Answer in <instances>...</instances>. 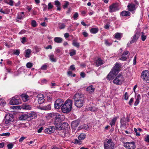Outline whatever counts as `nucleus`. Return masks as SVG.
Returning <instances> with one entry per match:
<instances>
[{
    "mask_svg": "<svg viewBox=\"0 0 149 149\" xmlns=\"http://www.w3.org/2000/svg\"><path fill=\"white\" fill-rule=\"evenodd\" d=\"M74 104L77 107L80 108L84 105V98L82 95L79 94H75L74 97Z\"/></svg>",
    "mask_w": 149,
    "mask_h": 149,
    "instance_id": "nucleus-1",
    "label": "nucleus"
},
{
    "mask_svg": "<svg viewBox=\"0 0 149 149\" xmlns=\"http://www.w3.org/2000/svg\"><path fill=\"white\" fill-rule=\"evenodd\" d=\"M72 100L70 99L67 100L61 107L62 111L64 113L69 112L72 109Z\"/></svg>",
    "mask_w": 149,
    "mask_h": 149,
    "instance_id": "nucleus-2",
    "label": "nucleus"
},
{
    "mask_svg": "<svg viewBox=\"0 0 149 149\" xmlns=\"http://www.w3.org/2000/svg\"><path fill=\"white\" fill-rule=\"evenodd\" d=\"M115 144L111 139H109L104 143V149H113Z\"/></svg>",
    "mask_w": 149,
    "mask_h": 149,
    "instance_id": "nucleus-3",
    "label": "nucleus"
},
{
    "mask_svg": "<svg viewBox=\"0 0 149 149\" xmlns=\"http://www.w3.org/2000/svg\"><path fill=\"white\" fill-rule=\"evenodd\" d=\"M141 78L144 82L149 83V72L145 70L142 72L141 74Z\"/></svg>",
    "mask_w": 149,
    "mask_h": 149,
    "instance_id": "nucleus-4",
    "label": "nucleus"
},
{
    "mask_svg": "<svg viewBox=\"0 0 149 149\" xmlns=\"http://www.w3.org/2000/svg\"><path fill=\"white\" fill-rule=\"evenodd\" d=\"M55 124L56 125V129L58 130H61L65 129V127H66L67 128L69 127L68 124L66 123H64L61 124V123H58L57 122L55 123Z\"/></svg>",
    "mask_w": 149,
    "mask_h": 149,
    "instance_id": "nucleus-5",
    "label": "nucleus"
},
{
    "mask_svg": "<svg viewBox=\"0 0 149 149\" xmlns=\"http://www.w3.org/2000/svg\"><path fill=\"white\" fill-rule=\"evenodd\" d=\"M123 80L124 79L123 76L119 74L113 80V82L114 84L117 85H120L122 84Z\"/></svg>",
    "mask_w": 149,
    "mask_h": 149,
    "instance_id": "nucleus-6",
    "label": "nucleus"
},
{
    "mask_svg": "<svg viewBox=\"0 0 149 149\" xmlns=\"http://www.w3.org/2000/svg\"><path fill=\"white\" fill-rule=\"evenodd\" d=\"M20 103V100L19 99L18 96H16L13 97L10 102V104L12 105L18 104Z\"/></svg>",
    "mask_w": 149,
    "mask_h": 149,
    "instance_id": "nucleus-7",
    "label": "nucleus"
},
{
    "mask_svg": "<svg viewBox=\"0 0 149 149\" xmlns=\"http://www.w3.org/2000/svg\"><path fill=\"white\" fill-rule=\"evenodd\" d=\"M134 2L136 4L131 3L129 4L128 5L127 7L129 11L131 12L134 11L136 9L137 5H139V2L137 1L136 0L134 1Z\"/></svg>",
    "mask_w": 149,
    "mask_h": 149,
    "instance_id": "nucleus-8",
    "label": "nucleus"
},
{
    "mask_svg": "<svg viewBox=\"0 0 149 149\" xmlns=\"http://www.w3.org/2000/svg\"><path fill=\"white\" fill-rule=\"evenodd\" d=\"M13 115L11 114H6L4 118L6 123L9 125V123L13 120Z\"/></svg>",
    "mask_w": 149,
    "mask_h": 149,
    "instance_id": "nucleus-9",
    "label": "nucleus"
},
{
    "mask_svg": "<svg viewBox=\"0 0 149 149\" xmlns=\"http://www.w3.org/2000/svg\"><path fill=\"white\" fill-rule=\"evenodd\" d=\"M123 146L127 149H134L135 146L134 142L124 143Z\"/></svg>",
    "mask_w": 149,
    "mask_h": 149,
    "instance_id": "nucleus-10",
    "label": "nucleus"
},
{
    "mask_svg": "<svg viewBox=\"0 0 149 149\" xmlns=\"http://www.w3.org/2000/svg\"><path fill=\"white\" fill-rule=\"evenodd\" d=\"M64 116L61 114H60L57 113L56 116L55 118V123H61L62 121L64 120Z\"/></svg>",
    "mask_w": 149,
    "mask_h": 149,
    "instance_id": "nucleus-11",
    "label": "nucleus"
},
{
    "mask_svg": "<svg viewBox=\"0 0 149 149\" xmlns=\"http://www.w3.org/2000/svg\"><path fill=\"white\" fill-rule=\"evenodd\" d=\"M64 101L62 99H58L55 102L54 107L56 109H58L63 105Z\"/></svg>",
    "mask_w": 149,
    "mask_h": 149,
    "instance_id": "nucleus-12",
    "label": "nucleus"
},
{
    "mask_svg": "<svg viewBox=\"0 0 149 149\" xmlns=\"http://www.w3.org/2000/svg\"><path fill=\"white\" fill-rule=\"evenodd\" d=\"M119 9L118 5L117 3H113L109 6V11L110 13H112L118 10Z\"/></svg>",
    "mask_w": 149,
    "mask_h": 149,
    "instance_id": "nucleus-13",
    "label": "nucleus"
},
{
    "mask_svg": "<svg viewBox=\"0 0 149 149\" xmlns=\"http://www.w3.org/2000/svg\"><path fill=\"white\" fill-rule=\"evenodd\" d=\"M120 70V64L116 63L115 65L113 68V69L112 70V72L115 74H118L119 71Z\"/></svg>",
    "mask_w": 149,
    "mask_h": 149,
    "instance_id": "nucleus-14",
    "label": "nucleus"
},
{
    "mask_svg": "<svg viewBox=\"0 0 149 149\" xmlns=\"http://www.w3.org/2000/svg\"><path fill=\"white\" fill-rule=\"evenodd\" d=\"M139 36V33H136L135 35L134 36L133 38L132 39L130 42H128L127 44L128 46H129L131 44L134 43L135 42L138 38Z\"/></svg>",
    "mask_w": 149,
    "mask_h": 149,
    "instance_id": "nucleus-15",
    "label": "nucleus"
},
{
    "mask_svg": "<svg viewBox=\"0 0 149 149\" xmlns=\"http://www.w3.org/2000/svg\"><path fill=\"white\" fill-rule=\"evenodd\" d=\"M37 97L38 98V101L39 104H42L44 101V96L42 94H38Z\"/></svg>",
    "mask_w": 149,
    "mask_h": 149,
    "instance_id": "nucleus-16",
    "label": "nucleus"
},
{
    "mask_svg": "<svg viewBox=\"0 0 149 149\" xmlns=\"http://www.w3.org/2000/svg\"><path fill=\"white\" fill-rule=\"evenodd\" d=\"M120 123L121 127H125L127 124L126 119L124 117H123L121 119Z\"/></svg>",
    "mask_w": 149,
    "mask_h": 149,
    "instance_id": "nucleus-17",
    "label": "nucleus"
},
{
    "mask_svg": "<svg viewBox=\"0 0 149 149\" xmlns=\"http://www.w3.org/2000/svg\"><path fill=\"white\" fill-rule=\"evenodd\" d=\"M79 121L78 120L73 121L71 123V126L72 128L75 129L79 124Z\"/></svg>",
    "mask_w": 149,
    "mask_h": 149,
    "instance_id": "nucleus-18",
    "label": "nucleus"
},
{
    "mask_svg": "<svg viewBox=\"0 0 149 149\" xmlns=\"http://www.w3.org/2000/svg\"><path fill=\"white\" fill-rule=\"evenodd\" d=\"M95 89V87L93 85H91L87 87L86 89V91L90 93L94 92Z\"/></svg>",
    "mask_w": 149,
    "mask_h": 149,
    "instance_id": "nucleus-19",
    "label": "nucleus"
},
{
    "mask_svg": "<svg viewBox=\"0 0 149 149\" xmlns=\"http://www.w3.org/2000/svg\"><path fill=\"white\" fill-rule=\"evenodd\" d=\"M117 74H115L112 72V71H111L109 74H108L107 77V78L109 80H111L113 79L115 75H116Z\"/></svg>",
    "mask_w": 149,
    "mask_h": 149,
    "instance_id": "nucleus-20",
    "label": "nucleus"
},
{
    "mask_svg": "<svg viewBox=\"0 0 149 149\" xmlns=\"http://www.w3.org/2000/svg\"><path fill=\"white\" fill-rule=\"evenodd\" d=\"M29 118L28 113L22 115L19 117V120H25Z\"/></svg>",
    "mask_w": 149,
    "mask_h": 149,
    "instance_id": "nucleus-21",
    "label": "nucleus"
},
{
    "mask_svg": "<svg viewBox=\"0 0 149 149\" xmlns=\"http://www.w3.org/2000/svg\"><path fill=\"white\" fill-rule=\"evenodd\" d=\"M29 118H35L37 116V114L34 112H31L28 113Z\"/></svg>",
    "mask_w": 149,
    "mask_h": 149,
    "instance_id": "nucleus-22",
    "label": "nucleus"
},
{
    "mask_svg": "<svg viewBox=\"0 0 149 149\" xmlns=\"http://www.w3.org/2000/svg\"><path fill=\"white\" fill-rule=\"evenodd\" d=\"M21 97L24 102L28 101L29 99V96L26 94H22L21 95Z\"/></svg>",
    "mask_w": 149,
    "mask_h": 149,
    "instance_id": "nucleus-23",
    "label": "nucleus"
},
{
    "mask_svg": "<svg viewBox=\"0 0 149 149\" xmlns=\"http://www.w3.org/2000/svg\"><path fill=\"white\" fill-rule=\"evenodd\" d=\"M52 127L49 126L45 130V132L47 134H51L54 132Z\"/></svg>",
    "mask_w": 149,
    "mask_h": 149,
    "instance_id": "nucleus-24",
    "label": "nucleus"
},
{
    "mask_svg": "<svg viewBox=\"0 0 149 149\" xmlns=\"http://www.w3.org/2000/svg\"><path fill=\"white\" fill-rule=\"evenodd\" d=\"M51 109V106L50 104H48L47 106H44L40 107V109L42 110H50Z\"/></svg>",
    "mask_w": 149,
    "mask_h": 149,
    "instance_id": "nucleus-25",
    "label": "nucleus"
},
{
    "mask_svg": "<svg viewBox=\"0 0 149 149\" xmlns=\"http://www.w3.org/2000/svg\"><path fill=\"white\" fill-rule=\"evenodd\" d=\"M120 15L123 16H128L130 15V13L127 11H123L121 13Z\"/></svg>",
    "mask_w": 149,
    "mask_h": 149,
    "instance_id": "nucleus-26",
    "label": "nucleus"
},
{
    "mask_svg": "<svg viewBox=\"0 0 149 149\" xmlns=\"http://www.w3.org/2000/svg\"><path fill=\"white\" fill-rule=\"evenodd\" d=\"M103 63V61L100 58H99L96 61V64L97 66L101 65Z\"/></svg>",
    "mask_w": 149,
    "mask_h": 149,
    "instance_id": "nucleus-27",
    "label": "nucleus"
},
{
    "mask_svg": "<svg viewBox=\"0 0 149 149\" xmlns=\"http://www.w3.org/2000/svg\"><path fill=\"white\" fill-rule=\"evenodd\" d=\"M50 60L52 62H55L56 59L55 58L53 54H50L49 56Z\"/></svg>",
    "mask_w": 149,
    "mask_h": 149,
    "instance_id": "nucleus-28",
    "label": "nucleus"
},
{
    "mask_svg": "<svg viewBox=\"0 0 149 149\" xmlns=\"http://www.w3.org/2000/svg\"><path fill=\"white\" fill-rule=\"evenodd\" d=\"M98 30V29L97 28H93L90 29V31L91 33L95 34L97 32Z\"/></svg>",
    "mask_w": 149,
    "mask_h": 149,
    "instance_id": "nucleus-29",
    "label": "nucleus"
},
{
    "mask_svg": "<svg viewBox=\"0 0 149 149\" xmlns=\"http://www.w3.org/2000/svg\"><path fill=\"white\" fill-rule=\"evenodd\" d=\"M62 39L60 37H56L54 38V41L57 43H60L62 41Z\"/></svg>",
    "mask_w": 149,
    "mask_h": 149,
    "instance_id": "nucleus-30",
    "label": "nucleus"
},
{
    "mask_svg": "<svg viewBox=\"0 0 149 149\" xmlns=\"http://www.w3.org/2000/svg\"><path fill=\"white\" fill-rule=\"evenodd\" d=\"M86 134L84 133L81 134L78 137L79 140H82L85 139L86 137Z\"/></svg>",
    "mask_w": 149,
    "mask_h": 149,
    "instance_id": "nucleus-31",
    "label": "nucleus"
},
{
    "mask_svg": "<svg viewBox=\"0 0 149 149\" xmlns=\"http://www.w3.org/2000/svg\"><path fill=\"white\" fill-rule=\"evenodd\" d=\"M117 118V117H114L113 119L111 121L110 123V124L111 127L115 125Z\"/></svg>",
    "mask_w": 149,
    "mask_h": 149,
    "instance_id": "nucleus-32",
    "label": "nucleus"
},
{
    "mask_svg": "<svg viewBox=\"0 0 149 149\" xmlns=\"http://www.w3.org/2000/svg\"><path fill=\"white\" fill-rule=\"evenodd\" d=\"M31 50L30 49H27L26 50L25 56L27 58H29L30 57L29 54L31 53Z\"/></svg>",
    "mask_w": 149,
    "mask_h": 149,
    "instance_id": "nucleus-33",
    "label": "nucleus"
},
{
    "mask_svg": "<svg viewBox=\"0 0 149 149\" xmlns=\"http://www.w3.org/2000/svg\"><path fill=\"white\" fill-rule=\"evenodd\" d=\"M88 128V125H81L79 127V130L80 129H84L85 130H87Z\"/></svg>",
    "mask_w": 149,
    "mask_h": 149,
    "instance_id": "nucleus-34",
    "label": "nucleus"
},
{
    "mask_svg": "<svg viewBox=\"0 0 149 149\" xmlns=\"http://www.w3.org/2000/svg\"><path fill=\"white\" fill-rule=\"evenodd\" d=\"M57 113H50L49 114V116L50 117L53 118H56V115H57Z\"/></svg>",
    "mask_w": 149,
    "mask_h": 149,
    "instance_id": "nucleus-35",
    "label": "nucleus"
},
{
    "mask_svg": "<svg viewBox=\"0 0 149 149\" xmlns=\"http://www.w3.org/2000/svg\"><path fill=\"white\" fill-rule=\"evenodd\" d=\"M87 110L91 111L94 112L97 110V108L94 107H89Z\"/></svg>",
    "mask_w": 149,
    "mask_h": 149,
    "instance_id": "nucleus-36",
    "label": "nucleus"
},
{
    "mask_svg": "<svg viewBox=\"0 0 149 149\" xmlns=\"http://www.w3.org/2000/svg\"><path fill=\"white\" fill-rule=\"evenodd\" d=\"M23 108L26 110H30L31 109V107L29 105H25L23 106Z\"/></svg>",
    "mask_w": 149,
    "mask_h": 149,
    "instance_id": "nucleus-37",
    "label": "nucleus"
},
{
    "mask_svg": "<svg viewBox=\"0 0 149 149\" xmlns=\"http://www.w3.org/2000/svg\"><path fill=\"white\" fill-rule=\"evenodd\" d=\"M59 27L60 29H64L65 26V24L63 23H59L58 24Z\"/></svg>",
    "mask_w": 149,
    "mask_h": 149,
    "instance_id": "nucleus-38",
    "label": "nucleus"
},
{
    "mask_svg": "<svg viewBox=\"0 0 149 149\" xmlns=\"http://www.w3.org/2000/svg\"><path fill=\"white\" fill-rule=\"evenodd\" d=\"M139 95L137 97V98L136 100V101L134 103V105L135 106H137L139 102Z\"/></svg>",
    "mask_w": 149,
    "mask_h": 149,
    "instance_id": "nucleus-39",
    "label": "nucleus"
},
{
    "mask_svg": "<svg viewBox=\"0 0 149 149\" xmlns=\"http://www.w3.org/2000/svg\"><path fill=\"white\" fill-rule=\"evenodd\" d=\"M76 51L74 49H72L70 51V55L71 56H72L75 54Z\"/></svg>",
    "mask_w": 149,
    "mask_h": 149,
    "instance_id": "nucleus-40",
    "label": "nucleus"
},
{
    "mask_svg": "<svg viewBox=\"0 0 149 149\" xmlns=\"http://www.w3.org/2000/svg\"><path fill=\"white\" fill-rule=\"evenodd\" d=\"M25 17L24 15H22L21 13H19L17 16V18L19 19H22Z\"/></svg>",
    "mask_w": 149,
    "mask_h": 149,
    "instance_id": "nucleus-41",
    "label": "nucleus"
},
{
    "mask_svg": "<svg viewBox=\"0 0 149 149\" xmlns=\"http://www.w3.org/2000/svg\"><path fill=\"white\" fill-rule=\"evenodd\" d=\"M115 38L116 39H118L121 38L120 33H116L115 35Z\"/></svg>",
    "mask_w": 149,
    "mask_h": 149,
    "instance_id": "nucleus-42",
    "label": "nucleus"
},
{
    "mask_svg": "<svg viewBox=\"0 0 149 149\" xmlns=\"http://www.w3.org/2000/svg\"><path fill=\"white\" fill-rule=\"evenodd\" d=\"M127 56H125L122 55L121 57L120 58V59L122 61H125L127 58Z\"/></svg>",
    "mask_w": 149,
    "mask_h": 149,
    "instance_id": "nucleus-43",
    "label": "nucleus"
},
{
    "mask_svg": "<svg viewBox=\"0 0 149 149\" xmlns=\"http://www.w3.org/2000/svg\"><path fill=\"white\" fill-rule=\"evenodd\" d=\"M33 65L32 63L29 62L27 63L26 66L28 68H30Z\"/></svg>",
    "mask_w": 149,
    "mask_h": 149,
    "instance_id": "nucleus-44",
    "label": "nucleus"
},
{
    "mask_svg": "<svg viewBox=\"0 0 149 149\" xmlns=\"http://www.w3.org/2000/svg\"><path fill=\"white\" fill-rule=\"evenodd\" d=\"M69 5V2L67 1H65L64 2V5L63 6V7L65 9L68 7Z\"/></svg>",
    "mask_w": 149,
    "mask_h": 149,
    "instance_id": "nucleus-45",
    "label": "nucleus"
},
{
    "mask_svg": "<svg viewBox=\"0 0 149 149\" xmlns=\"http://www.w3.org/2000/svg\"><path fill=\"white\" fill-rule=\"evenodd\" d=\"M32 26L33 27H35L37 26V23L36 21L33 20L31 22Z\"/></svg>",
    "mask_w": 149,
    "mask_h": 149,
    "instance_id": "nucleus-46",
    "label": "nucleus"
},
{
    "mask_svg": "<svg viewBox=\"0 0 149 149\" xmlns=\"http://www.w3.org/2000/svg\"><path fill=\"white\" fill-rule=\"evenodd\" d=\"M7 3L10 6H12L13 5L14 1L12 0H7Z\"/></svg>",
    "mask_w": 149,
    "mask_h": 149,
    "instance_id": "nucleus-47",
    "label": "nucleus"
},
{
    "mask_svg": "<svg viewBox=\"0 0 149 149\" xmlns=\"http://www.w3.org/2000/svg\"><path fill=\"white\" fill-rule=\"evenodd\" d=\"M10 135V133L9 132L2 133L0 134V136H9Z\"/></svg>",
    "mask_w": 149,
    "mask_h": 149,
    "instance_id": "nucleus-48",
    "label": "nucleus"
},
{
    "mask_svg": "<svg viewBox=\"0 0 149 149\" xmlns=\"http://www.w3.org/2000/svg\"><path fill=\"white\" fill-rule=\"evenodd\" d=\"M81 140H79L78 139H76L74 140V143H77L78 144H81Z\"/></svg>",
    "mask_w": 149,
    "mask_h": 149,
    "instance_id": "nucleus-49",
    "label": "nucleus"
},
{
    "mask_svg": "<svg viewBox=\"0 0 149 149\" xmlns=\"http://www.w3.org/2000/svg\"><path fill=\"white\" fill-rule=\"evenodd\" d=\"M104 42H105V44L107 45V46H110L111 45V44H112V43L111 42H109L107 40H104Z\"/></svg>",
    "mask_w": 149,
    "mask_h": 149,
    "instance_id": "nucleus-50",
    "label": "nucleus"
},
{
    "mask_svg": "<svg viewBox=\"0 0 149 149\" xmlns=\"http://www.w3.org/2000/svg\"><path fill=\"white\" fill-rule=\"evenodd\" d=\"M142 34L141 36V39L143 41H144L146 38V36L143 34V32L142 33Z\"/></svg>",
    "mask_w": 149,
    "mask_h": 149,
    "instance_id": "nucleus-51",
    "label": "nucleus"
},
{
    "mask_svg": "<svg viewBox=\"0 0 149 149\" xmlns=\"http://www.w3.org/2000/svg\"><path fill=\"white\" fill-rule=\"evenodd\" d=\"M72 44L74 46L77 47H78L79 46V43L76 42H73Z\"/></svg>",
    "mask_w": 149,
    "mask_h": 149,
    "instance_id": "nucleus-52",
    "label": "nucleus"
},
{
    "mask_svg": "<svg viewBox=\"0 0 149 149\" xmlns=\"http://www.w3.org/2000/svg\"><path fill=\"white\" fill-rule=\"evenodd\" d=\"M145 141L146 142H149V135H147L145 138Z\"/></svg>",
    "mask_w": 149,
    "mask_h": 149,
    "instance_id": "nucleus-53",
    "label": "nucleus"
},
{
    "mask_svg": "<svg viewBox=\"0 0 149 149\" xmlns=\"http://www.w3.org/2000/svg\"><path fill=\"white\" fill-rule=\"evenodd\" d=\"M134 131L136 133V135L137 136H140V134L139 132H137L138 130L137 129L134 128Z\"/></svg>",
    "mask_w": 149,
    "mask_h": 149,
    "instance_id": "nucleus-54",
    "label": "nucleus"
},
{
    "mask_svg": "<svg viewBox=\"0 0 149 149\" xmlns=\"http://www.w3.org/2000/svg\"><path fill=\"white\" fill-rule=\"evenodd\" d=\"M7 146L8 149H11L13 147V145L12 143H10L8 144Z\"/></svg>",
    "mask_w": 149,
    "mask_h": 149,
    "instance_id": "nucleus-55",
    "label": "nucleus"
},
{
    "mask_svg": "<svg viewBox=\"0 0 149 149\" xmlns=\"http://www.w3.org/2000/svg\"><path fill=\"white\" fill-rule=\"evenodd\" d=\"M21 41L22 43L24 44L26 41V38L25 37L22 38V39L21 40Z\"/></svg>",
    "mask_w": 149,
    "mask_h": 149,
    "instance_id": "nucleus-56",
    "label": "nucleus"
},
{
    "mask_svg": "<svg viewBox=\"0 0 149 149\" xmlns=\"http://www.w3.org/2000/svg\"><path fill=\"white\" fill-rule=\"evenodd\" d=\"M124 99L125 100H127L128 99V94L127 92H126L124 95Z\"/></svg>",
    "mask_w": 149,
    "mask_h": 149,
    "instance_id": "nucleus-57",
    "label": "nucleus"
},
{
    "mask_svg": "<svg viewBox=\"0 0 149 149\" xmlns=\"http://www.w3.org/2000/svg\"><path fill=\"white\" fill-rule=\"evenodd\" d=\"M55 4L57 6H60V2L58 1H55Z\"/></svg>",
    "mask_w": 149,
    "mask_h": 149,
    "instance_id": "nucleus-58",
    "label": "nucleus"
},
{
    "mask_svg": "<svg viewBox=\"0 0 149 149\" xmlns=\"http://www.w3.org/2000/svg\"><path fill=\"white\" fill-rule=\"evenodd\" d=\"M78 16V13H76L74 15L73 17L74 19H76Z\"/></svg>",
    "mask_w": 149,
    "mask_h": 149,
    "instance_id": "nucleus-59",
    "label": "nucleus"
},
{
    "mask_svg": "<svg viewBox=\"0 0 149 149\" xmlns=\"http://www.w3.org/2000/svg\"><path fill=\"white\" fill-rule=\"evenodd\" d=\"M6 104V102H5L3 100H0V106H3L5 104Z\"/></svg>",
    "mask_w": 149,
    "mask_h": 149,
    "instance_id": "nucleus-60",
    "label": "nucleus"
},
{
    "mask_svg": "<svg viewBox=\"0 0 149 149\" xmlns=\"http://www.w3.org/2000/svg\"><path fill=\"white\" fill-rule=\"evenodd\" d=\"M14 53L17 55H19V51L18 50H17L14 51Z\"/></svg>",
    "mask_w": 149,
    "mask_h": 149,
    "instance_id": "nucleus-61",
    "label": "nucleus"
},
{
    "mask_svg": "<svg viewBox=\"0 0 149 149\" xmlns=\"http://www.w3.org/2000/svg\"><path fill=\"white\" fill-rule=\"evenodd\" d=\"M53 7V6L52 5V4L49 3L48 4V9H50L52 8Z\"/></svg>",
    "mask_w": 149,
    "mask_h": 149,
    "instance_id": "nucleus-62",
    "label": "nucleus"
},
{
    "mask_svg": "<svg viewBox=\"0 0 149 149\" xmlns=\"http://www.w3.org/2000/svg\"><path fill=\"white\" fill-rule=\"evenodd\" d=\"M26 137L24 136L21 137L19 140V142H22L24 139H26Z\"/></svg>",
    "mask_w": 149,
    "mask_h": 149,
    "instance_id": "nucleus-63",
    "label": "nucleus"
},
{
    "mask_svg": "<svg viewBox=\"0 0 149 149\" xmlns=\"http://www.w3.org/2000/svg\"><path fill=\"white\" fill-rule=\"evenodd\" d=\"M47 65H43L41 67V69L42 70H46L47 67Z\"/></svg>",
    "mask_w": 149,
    "mask_h": 149,
    "instance_id": "nucleus-64",
    "label": "nucleus"
}]
</instances>
